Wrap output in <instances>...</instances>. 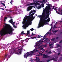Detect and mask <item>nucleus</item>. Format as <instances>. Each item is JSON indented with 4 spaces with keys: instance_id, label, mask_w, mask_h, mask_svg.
Masks as SVG:
<instances>
[{
    "instance_id": "1",
    "label": "nucleus",
    "mask_w": 62,
    "mask_h": 62,
    "mask_svg": "<svg viewBox=\"0 0 62 62\" xmlns=\"http://www.w3.org/2000/svg\"><path fill=\"white\" fill-rule=\"evenodd\" d=\"M5 24L4 27L0 31V35H1V36H3L4 35H6L8 34L9 35L13 34V29L12 28V27L10 26L8 27V24L6 23L4 24Z\"/></svg>"
},
{
    "instance_id": "2",
    "label": "nucleus",
    "mask_w": 62,
    "mask_h": 62,
    "mask_svg": "<svg viewBox=\"0 0 62 62\" xmlns=\"http://www.w3.org/2000/svg\"><path fill=\"white\" fill-rule=\"evenodd\" d=\"M31 17L30 18V19H28L26 20V19L25 18L23 19V23H25L23 26V27L24 29H26V27L28 26V25H31L32 24V21L34 20L33 18V15L32 14H31Z\"/></svg>"
},
{
    "instance_id": "3",
    "label": "nucleus",
    "mask_w": 62,
    "mask_h": 62,
    "mask_svg": "<svg viewBox=\"0 0 62 62\" xmlns=\"http://www.w3.org/2000/svg\"><path fill=\"white\" fill-rule=\"evenodd\" d=\"M47 39H47L45 38L44 37H43V39H41L39 41L37 42L36 45L34 46L35 47L36 46H39L40 44H42L43 42H44H44H47Z\"/></svg>"
},
{
    "instance_id": "4",
    "label": "nucleus",
    "mask_w": 62,
    "mask_h": 62,
    "mask_svg": "<svg viewBox=\"0 0 62 62\" xmlns=\"http://www.w3.org/2000/svg\"><path fill=\"white\" fill-rule=\"evenodd\" d=\"M34 51H31L29 52H28L27 53H26L25 54L23 55L24 58H25L26 59L27 57L28 56H31L33 54V53L35 52V50H34Z\"/></svg>"
},
{
    "instance_id": "5",
    "label": "nucleus",
    "mask_w": 62,
    "mask_h": 62,
    "mask_svg": "<svg viewBox=\"0 0 62 62\" xmlns=\"http://www.w3.org/2000/svg\"><path fill=\"white\" fill-rule=\"evenodd\" d=\"M47 16L46 17L45 16V15H44V14H42V17L40 19H43V20H46V19H47L48 17H49V15L46 14Z\"/></svg>"
},
{
    "instance_id": "6",
    "label": "nucleus",
    "mask_w": 62,
    "mask_h": 62,
    "mask_svg": "<svg viewBox=\"0 0 62 62\" xmlns=\"http://www.w3.org/2000/svg\"><path fill=\"white\" fill-rule=\"evenodd\" d=\"M40 54H41V55H43V58H49V57H50V56H48V55L47 54L45 55V54H43L42 53H40Z\"/></svg>"
},
{
    "instance_id": "7",
    "label": "nucleus",
    "mask_w": 62,
    "mask_h": 62,
    "mask_svg": "<svg viewBox=\"0 0 62 62\" xmlns=\"http://www.w3.org/2000/svg\"><path fill=\"white\" fill-rule=\"evenodd\" d=\"M21 52L22 50L21 49H19L17 50V52H16V54H17L20 55V54H21Z\"/></svg>"
},
{
    "instance_id": "8",
    "label": "nucleus",
    "mask_w": 62,
    "mask_h": 62,
    "mask_svg": "<svg viewBox=\"0 0 62 62\" xmlns=\"http://www.w3.org/2000/svg\"><path fill=\"white\" fill-rule=\"evenodd\" d=\"M41 21H42L44 24H45V23H47V22H49V21L48 20H44L43 19H40Z\"/></svg>"
},
{
    "instance_id": "9",
    "label": "nucleus",
    "mask_w": 62,
    "mask_h": 62,
    "mask_svg": "<svg viewBox=\"0 0 62 62\" xmlns=\"http://www.w3.org/2000/svg\"><path fill=\"white\" fill-rule=\"evenodd\" d=\"M33 7H34V6H30L29 7L27 8V11H30L31 9H32V8H33Z\"/></svg>"
},
{
    "instance_id": "10",
    "label": "nucleus",
    "mask_w": 62,
    "mask_h": 62,
    "mask_svg": "<svg viewBox=\"0 0 62 62\" xmlns=\"http://www.w3.org/2000/svg\"><path fill=\"white\" fill-rule=\"evenodd\" d=\"M27 33L26 36L29 37H31V35H30V31H27Z\"/></svg>"
},
{
    "instance_id": "11",
    "label": "nucleus",
    "mask_w": 62,
    "mask_h": 62,
    "mask_svg": "<svg viewBox=\"0 0 62 62\" xmlns=\"http://www.w3.org/2000/svg\"><path fill=\"white\" fill-rule=\"evenodd\" d=\"M32 35H30V36H31V39H36V37H32V36H34V35H36V34H34V33H33V32H32Z\"/></svg>"
},
{
    "instance_id": "12",
    "label": "nucleus",
    "mask_w": 62,
    "mask_h": 62,
    "mask_svg": "<svg viewBox=\"0 0 62 62\" xmlns=\"http://www.w3.org/2000/svg\"><path fill=\"white\" fill-rule=\"evenodd\" d=\"M39 58V57H36V59L35 60V61L37 62H39V61L40 60Z\"/></svg>"
},
{
    "instance_id": "13",
    "label": "nucleus",
    "mask_w": 62,
    "mask_h": 62,
    "mask_svg": "<svg viewBox=\"0 0 62 62\" xmlns=\"http://www.w3.org/2000/svg\"><path fill=\"white\" fill-rule=\"evenodd\" d=\"M9 23H12V24H13L12 23H13V25L15 23V22H13V20H12V19L10 20Z\"/></svg>"
},
{
    "instance_id": "14",
    "label": "nucleus",
    "mask_w": 62,
    "mask_h": 62,
    "mask_svg": "<svg viewBox=\"0 0 62 62\" xmlns=\"http://www.w3.org/2000/svg\"><path fill=\"white\" fill-rule=\"evenodd\" d=\"M43 25H42V23H40V24H39V26L38 27V28H39L40 27H41V26H43Z\"/></svg>"
},
{
    "instance_id": "15",
    "label": "nucleus",
    "mask_w": 62,
    "mask_h": 62,
    "mask_svg": "<svg viewBox=\"0 0 62 62\" xmlns=\"http://www.w3.org/2000/svg\"><path fill=\"white\" fill-rule=\"evenodd\" d=\"M49 10H48L47 12H46V14H47L48 15H50V13H49V12H50Z\"/></svg>"
},
{
    "instance_id": "16",
    "label": "nucleus",
    "mask_w": 62,
    "mask_h": 62,
    "mask_svg": "<svg viewBox=\"0 0 62 62\" xmlns=\"http://www.w3.org/2000/svg\"><path fill=\"white\" fill-rule=\"evenodd\" d=\"M8 54H5L4 56V58H8Z\"/></svg>"
},
{
    "instance_id": "17",
    "label": "nucleus",
    "mask_w": 62,
    "mask_h": 62,
    "mask_svg": "<svg viewBox=\"0 0 62 62\" xmlns=\"http://www.w3.org/2000/svg\"><path fill=\"white\" fill-rule=\"evenodd\" d=\"M47 7H48V8H51V7H52V5L51 4H48V5L47 6Z\"/></svg>"
},
{
    "instance_id": "18",
    "label": "nucleus",
    "mask_w": 62,
    "mask_h": 62,
    "mask_svg": "<svg viewBox=\"0 0 62 62\" xmlns=\"http://www.w3.org/2000/svg\"><path fill=\"white\" fill-rule=\"evenodd\" d=\"M50 60H54V61H56V60L55 59V58H54V57H53L52 58V59H51Z\"/></svg>"
},
{
    "instance_id": "19",
    "label": "nucleus",
    "mask_w": 62,
    "mask_h": 62,
    "mask_svg": "<svg viewBox=\"0 0 62 62\" xmlns=\"http://www.w3.org/2000/svg\"><path fill=\"white\" fill-rule=\"evenodd\" d=\"M29 39H28V38H27L25 40V41H26V42H27L28 41V40H29Z\"/></svg>"
},
{
    "instance_id": "20",
    "label": "nucleus",
    "mask_w": 62,
    "mask_h": 62,
    "mask_svg": "<svg viewBox=\"0 0 62 62\" xmlns=\"http://www.w3.org/2000/svg\"><path fill=\"white\" fill-rule=\"evenodd\" d=\"M53 33H56L57 32H58V30H55V31H53Z\"/></svg>"
},
{
    "instance_id": "21",
    "label": "nucleus",
    "mask_w": 62,
    "mask_h": 62,
    "mask_svg": "<svg viewBox=\"0 0 62 62\" xmlns=\"http://www.w3.org/2000/svg\"><path fill=\"white\" fill-rule=\"evenodd\" d=\"M21 35H23V34H25L24 33V31H22V32H21Z\"/></svg>"
},
{
    "instance_id": "22",
    "label": "nucleus",
    "mask_w": 62,
    "mask_h": 62,
    "mask_svg": "<svg viewBox=\"0 0 62 62\" xmlns=\"http://www.w3.org/2000/svg\"><path fill=\"white\" fill-rule=\"evenodd\" d=\"M55 58V59L56 60V59H57V58H58V56H54Z\"/></svg>"
},
{
    "instance_id": "23",
    "label": "nucleus",
    "mask_w": 62,
    "mask_h": 62,
    "mask_svg": "<svg viewBox=\"0 0 62 62\" xmlns=\"http://www.w3.org/2000/svg\"><path fill=\"white\" fill-rule=\"evenodd\" d=\"M31 12H35L36 11L34 10H31Z\"/></svg>"
},
{
    "instance_id": "24",
    "label": "nucleus",
    "mask_w": 62,
    "mask_h": 62,
    "mask_svg": "<svg viewBox=\"0 0 62 62\" xmlns=\"http://www.w3.org/2000/svg\"><path fill=\"white\" fill-rule=\"evenodd\" d=\"M53 8L54 9V10H55V9L56 8V7H55L54 6H53Z\"/></svg>"
},
{
    "instance_id": "25",
    "label": "nucleus",
    "mask_w": 62,
    "mask_h": 62,
    "mask_svg": "<svg viewBox=\"0 0 62 62\" xmlns=\"http://www.w3.org/2000/svg\"><path fill=\"white\" fill-rule=\"evenodd\" d=\"M48 34H49V32H48L45 35L44 37H45L46 36H47V35H48Z\"/></svg>"
},
{
    "instance_id": "26",
    "label": "nucleus",
    "mask_w": 62,
    "mask_h": 62,
    "mask_svg": "<svg viewBox=\"0 0 62 62\" xmlns=\"http://www.w3.org/2000/svg\"><path fill=\"white\" fill-rule=\"evenodd\" d=\"M41 8V6H38V9H39Z\"/></svg>"
},
{
    "instance_id": "27",
    "label": "nucleus",
    "mask_w": 62,
    "mask_h": 62,
    "mask_svg": "<svg viewBox=\"0 0 62 62\" xmlns=\"http://www.w3.org/2000/svg\"><path fill=\"white\" fill-rule=\"evenodd\" d=\"M48 10H50V11H52V9H51V8H49Z\"/></svg>"
},
{
    "instance_id": "28",
    "label": "nucleus",
    "mask_w": 62,
    "mask_h": 62,
    "mask_svg": "<svg viewBox=\"0 0 62 62\" xmlns=\"http://www.w3.org/2000/svg\"><path fill=\"white\" fill-rule=\"evenodd\" d=\"M38 3V2H36V3H34L35 5V6H36V7H37V5H38L37 3Z\"/></svg>"
},
{
    "instance_id": "29",
    "label": "nucleus",
    "mask_w": 62,
    "mask_h": 62,
    "mask_svg": "<svg viewBox=\"0 0 62 62\" xmlns=\"http://www.w3.org/2000/svg\"><path fill=\"white\" fill-rule=\"evenodd\" d=\"M48 54H52V52L51 51H49L48 52Z\"/></svg>"
},
{
    "instance_id": "30",
    "label": "nucleus",
    "mask_w": 62,
    "mask_h": 62,
    "mask_svg": "<svg viewBox=\"0 0 62 62\" xmlns=\"http://www.w3.org/2000/svg\"><path fill=\"white\" fill-rule=\"evenodd\" d=\"M55 40V38H54L51 39V41H54Z\"/></svg>"
},
{
    "instance_id": "31",
    "label": "nucleus",
    "mask_w": 62,
    "mask_h": 62,
    "mask_svg": "<svg viewBox=\"0 0 62 62\" xmlns=\"http://www.w3.org/2000/svg\"><path fill=\"white\" fill-rule=\"evenodd\" d=\"M56 45L58 47H60V46L59 44H56Z\"/></svg>"
},
{
    "instance_id": "32",
    "label": "nucleus",
    "mask_w": 62,
    "mask_h": 62,
    "mask_svg": "<svg viewBox=\"0 0 62 62\" xmlns=\"http://www.w3.org/2000/svg\"><path fill=\"white\" fill-rule=\"evenodd\" d=\"M46 9H47V10H48L49 9V8H48V6H46Z\"/></svg>"
},
{
    "instance_id": "33",
    "label": "nucleus",
    "mask_w": 62,
    "mask_h": 62,
    "mask_svg": "<svg viewBox=\"0 0 62 62\" xmlns=\"http://www.w3.org/2000/svg\"><path fill=\"white\" fill-rule=\"evenodd\" d=\"M1 4L2 5H3V6L4 7H5V4H4V3H1Z\"/></svg>"
},
{
    "instance_id": "34",
    "label": "nucleus",
    "mask_w": 62,
    "mask_h": 62,
    "mask_svg": "<svg viewBox=\"0 0 62 62\" xmlns=\"http://www.w3.org/2000/svg\"><path fill=\"white\" fill-rule=\"evenodd\" d=\"M34 30V29L33 28H32L31 29H30V30H31V31H33V30Z\"/></svg>"
},
{
    "instance_id": "35",
    "label": "nucleus",
    "mask_w": 62,
    "mask_h": 62,
    "mask_svg": "<svg viewBox=\"0 0 62 62\" xmlns=\"http://www.w3.org/2000/svg\"><path fill=\"white\" fill-rule=\"evenodd\" d=\"M51 59L49 60H46V61H47V62H50V61H51Z\"/></svg>"
},
{
    "instance_id": "36",
    "label": "nucleus",
    "mask_w": 62,
    "mask_h": 62,
    "mask_svg": "<svg viewBox=\"0 0 62 62\" xmlns=\"http://www.w3.org/2000/svg\"><path fill=\"white\" fill-rule=\"evenodd\" d=\"M34 5V3H31L30 4V5Z\"/></svg>"
},
{
    "instance_id": "37",
    "label": "nucleus",
    "mask_w": 62,
    "mask_h": 62,
    "mask_svg": "<svg viewBox=\"0 0 62 62\" xmlns=\"http://www.w3.org/2000/svg\"><path fill=\"white\" fill-rule=\"evenodd\" d=\"M0 9H2V10H4L5 9V8H0Z\"/></svg>"
},
{
    "instance_id": "38",
    "label": "nucleus",
    "mask_w": 62,
    "mask_h": 62,
    "mask_svg": "<svg viewBox=\"0 0 62 62\" xmlns=\"http://www.w3.org/2000/svg\"><path fill=\"white\" fill-rule=\"evenodd\" d=\"M48 21H49H49H50V18L49 17H48V20H47Z\"/></svg>"
},
{
    "instance_id": "39",
    "label": "nucleus",
    "mask_w": 62,
    "mask_h": 62,
    "mask_svg": "<svg viewBox=\"0 0 62 62\" xmlns=\"http://www.w3.org/2000/svg\"><path fill=\"white\" fill-rule=\"evenodd\" d=\"M10 3L11 4H12V0H11V2H10Z\"/></svg>"
},
{
    "instance_id": "40",
    "label": "nucleus",
    "mask_w": 62,
    "mask_h": 62,
    "mask_svg": "<svg viewBox=\"0 0 62 62\" xmlns=\"http://www.w3.org/2000/svg\"><path fill=\"white\" fill-rule=\"evenodd\" d=\"M43 16H42H42H41V15H40L39 16V17H40L41 18H42V17H43Z\"/></svg>"
},
{
    "instance_id": "41",
    "label": "nucleus",
    "mask_w": 62,
    "mask_h": 62,
    "mask_svg": "<svg viewBox=\"0 0 62 62\" xmlns=\"http://www.w3.org/2000/svg\"><path fill=\"white\" fill-rule=\"evenodd\" d=\"M59 43H62V40H61L59 42Z\"/></svg>"
},
{
    "instance_id": "42",
    "label": "nucleus",
    "mask_w": 62,
    "mask_h": 62,
    "mask_svg": "<svg viewBox=\"0 0 62 62\" xmlns=\"http://www.w3.org/2000/svg\"><path fill=\"white\" fill-rule=\"evenodd\" d=\"M38 37L37 38H41V37H42V36L40 37V36H39V35H38Z\"/></svg>"
},
{
    "instance_id": "43",
    "label": "nucleus",
    "mask_w": 62,
    "mask_h": 62,
    "mask_svg": "<svg viewBox=\"0 0 62 62\" xmlns=\"http://www.w3.org/2000/svg\"><path fill=\"white\" fill-rule=\"evenodd\" d=\"M40 50H43V48H41L40 49Z\"/></svg>"
},
{
    "instance_id": "44",
    "label": "nucleus",
    "mask_w": 62,
    "mask_h": 62,
    "mask_svg": "<svg viewBox=\"0 0 62 62\" xmlns=\"http://www.w3.org/2000/svg\"><path fill=\"white\" fill-rule=\"evenodd\" d=\"M45 0H43L42 2H44L45 1Z\"/></svg>"
},
{
    "instance_id": "45",
    "label": "nucleus",
    "mask_w": 62,
    "mask_h": 62,
    "mask_svg": "<svg viewBox=\"0 0 62 62\" xmlns=\"http://www.w3.org/2000/svg\"><path fill=\"white\" fill-rule=\"evenodd\" d=\"M44 5V4H43V3H42V4H41V6H43Z\"/></svg>"
},
{
    "instance_id": "46",
    "label": "nucleus",
    "mask_w": 62,
    "mask_h": 62,
    "mask_svg": "<svg viewBox=\"0 0 62 62\" xmlns=\"http://www.w3.org/2000/svg\"><path fill=\"white\" fill-rule=\"evenodd\" d=\"M56 8H56H55V10H55L56 11H56V10H57V8Z\"/></svg>"
},
{
    "instance_id": "47",
    "label": "nucleus",
    "mask_w": 62,
    "mask_h": 62,
    "mask_svg": "<svg viewBox=\"0 0 62 62\" xmlns=\"http://www.w3.org/2000/svg\"><path fill=\"white\" fill-rule=\"evenodd\" d=\"M11 56V54H10L9 55V57H8V58H9V57H10Z\"/></svg>"
},
{
    "instance_id": "48",
    "label": "nucleus",
    "mask_w": 62,
    "mask_h": 62,
    "mask_svg": "<svg viewBox=\"0 0 62 62\" xmlns=\"http://www.w3.org/2000/svg\"><path fill=\"white\" fill-rule=\"evenodd\" d=\"M37 5H40V4L39 3L37 2Z\"/></svg>"
},
{
    "instance_id": "49",
    "label": "nucleus",
    "mask_w": 62,
    "mask_h": 62,
    "mask_svg": "<svg viewBox=\"0 0 62 62\" xmlns=\"http://www.w3.org/2000/svg\"><path fill=\"white\" fill-rule=\"evenodd\" d=\"M54 27L55 28H56V26L55 25H54Z\"/></svg>"
},
{
    "instance_id": "50",
    "label": "nucleus",
    "mask_w": 62,
    "mask_h": 62,
    "mask_svg": "<svg viewBox=\"0 0 62 62\" xmlns=\"http://www.w3.org/2000/svg\"><path fill=\"white\" fill-rule=\"evenodd\" d=\"M5 46H3V49H5Z\"/></svg>"
},
{
    "instance_id": "51",
    "label": "nucleus",
    "mask_w": 62,
    "mask_h": 62,
    "mask_svg": "<svg viewBox=\"0 0 62 62\" xmlns=\"http://www.w3.org/2000/svg\"><path fill=\"white\" fill-rule=\"evenodd\" d=\"M56 39H59V38L58 37H56Z\"/></svg>"
},
{
    "instance_id": "52",
    "label": "nucleus",
    "mask_w": 62,
    "mask_h": 62,
    "mask_svg": "<svg viewBox=\"0 0 62 62\" xmlns=\"http://www.w3.org/2000/svg\"><path fill=\"white\" fill-rule=\"evenodd\" d=\"M61 54L60 52L59 53H58V55H59V54Z\"/></svg>"
},
{
    "instance_id": "53",
    "label": "nucleus",
    "mask_w": 62,
    "mask_h": 62,
    "mask_svg": "<svg viewBox=\"0 0 62 62\" xmlns=\"http://www.w3.org/2000/svg\"><path fill=\"white\" fill-rule=\"evenodd\" d=\"M26 18H28V16H26Z\"/></svg>"
},
{
    "instance_id": "54",
    "label": "nucleus",
    "mask_w": 62,
    "mask_h": 62,
    "mask_svg": "<svg viewBox=\"0 0 62 62\" xmlns=\"http://www.w3.org/2000/svg\"><path fill=\"white\" fill-rule=\"evenodd\" d=\"M45 24H48V23H47V22L45 23Z\"/></svg>"
},
{
    "instance_id": "55",
    "label": "nucleus",
    "mask_w": 62,
    "mask_h": 62,
    "mask_svg": "<svg viewBox=\"0 0 62 62\" xmlns=\"http://www.w3.org/2000/svg\"><path fill=\"white\" fill-rule=\"evenodd\" d=\"M32 12L31 11V12H30V13H29L30 14H31L32 13Z\"/></svg>"
},
{
    "instance_id": "56",
    "label": "nucleus",
    "mask_w": 62,
    "mask_h": 62,
    "mask_svg": "<svg viewBox=\"0 0 62 62\" xmlns=\"http://www.w3.org/2000/svg\"><path fill=\"white\" fill-rule=\"evenodd\" d=\"M31 14H32V15H34V14H35V13H32Z\"/></svg>"
},
{
    "instance_id": "57",
    "label": "nucleus",
    "mask_w": 62,
    "mask_h": 62,
    "mask_svg": "<svg viewBox=\"0 0 62 62\" xmlns=\"http://www.w3.org/2000/svg\"><path fill=\"white\" fill-rule=\"evenodd\" d=\"M42 8H44V5H42Z\"/></svg>"
},
{
    "instance_id": "58",
    "label": "nucleus",
    "mask_w": 62,
    "mask_h": 62,
    "mask_svg": "<svg viewBox=\"0 0 62 62\" xmlns=\"http://www.w3.org/2000/svg\"><path fill=\"white\" fill-rule=\"evenodd\" d=\"M15 28H17V26H15Z\"/></svg>"
},
{
    "instance_id": "59",
    "label": "nucleus",
    "mask_w": 62,
    "mask_h": 62,
    "mask_svg": "<svg viewBox=\"0 0 62 62\" xmlns=\"http://www.w3.org/2000/svg\"><path fill=\"white\" fill-rule=\"evenodd\" d=\"M37 2H39V3H40V1H39V0H38V1H37Z\"/></svg>"
},
{
    "instance_id": "60",
    "label": "nucleus",
    "mask_w": 62,
    "mask_h": 62,
    "mask_svg": "<svg viewBox=\"0 0 62 62\" xmlns=\"http://www.w3.org/2000/svg\"><path fill=\"white\" fill-rule=\"evenodd\" d=\"M49 46H51L52 45V44H50L49 45Z\"/></svg>"
},
{
    "instance_id": "61",
    "label": "nucleus",
    "mask_w": 62,
    "mask_h": 62,
    "mask_svg": "<svg viewBox=\"0 0 62 62\" xmlns=\"http://www.w3.org/2000/svg\"><path fill=\"white\" fill-rule=\"evenodd\" d=\"M2 2V1H0V3H1Z\"/></svg>"
},
{
    "instance_id": "62",
    "label": "nucleus",
    "mask_w": 62,
    "mask_h": 62,
    "mask_svg": "<svg viewBox=\"0 0 62 62\" xmlns=\"http://www.w3.org/2000/svg\"><path fill=\"white\" fill-rule=\"evenodd\" d=\"M9 11H10V12H12V10H9Z\"/></svg>"
},
{
    "instance_id": "63",
    "label": "nucleus",
    "mask_w": 62,
    "mask_h": 62,
    "mask_svg": "<svg viewBox=\"0 0 62 62\" xmlns=\"http://www.w3.org/2000/svg\"><path fill=\"white\" fill-rule=\"evenodd\" d=\"M38 51H39V50H36V52H38Z\"/></svg>"
},
{
    "instance_id": "64",
    "label": "nucleus",
    "mask_w": 62,
    "mask_h": 62,
    "mask_svg": "<svg viewBox=\"0 0 62 62\" xmlns=\"http://www.w3.org/2000/svg\"><path fill=\"white\" fill-rule=\"evenodd\" d=\"M49 5V4H46V5Z\"/></svg>"
}]
</instances>
